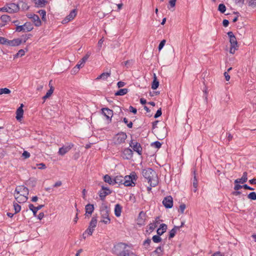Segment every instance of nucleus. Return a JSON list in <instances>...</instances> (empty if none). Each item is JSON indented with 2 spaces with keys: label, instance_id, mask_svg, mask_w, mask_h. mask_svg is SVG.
<instances>
[{
  "label": "nucleus",
  "instance_id": "f257e3e1",
  "mask_svg": "<svg viewBox=\"0 0 256 256\" xmlns=\"http://www.w3.org/2000/svg\"><path fill=\"white\" fill-rule=\"evenodd\" d=\"M112 253L116 256H137L130 246L124 242L116 244L112 248Z\"/></svg>",
  "mask_w": 256,
  "mask_h": 256
},
{
  "label": "nucleus",
  "instance_id": "f03ea898",
  "mask_svg": "<svg viewBox=\"0 0 256 256\" xmlns=\"http://www.w3.org/2000/svg\"><path fill=\"white\" fill-rule=\"evenodd\" d=\"M28 189L24 186H18L16 188L14 196L18 203H24L28 199Z\"/></svg>",
  "mask_w": 256,
  "mask_h": 256
},
{
  "label": "nucleus",
  "instance_id": "7ed1b4c3",
  "mask_svg": "<svg viewBox=\"0 0 256 256\" xmlns=\"http://www.w3.org/2000/svg\"><path fill=\"white\" fill-rule=\"evenodd\" d=\"M143 176L147 179L150 186L154 187L158 184V178L155 171L150 168L142 170Z\"/></svg>",
  "mask_w": 256,
  "mask_h": 256
},
{
  "label": "nucleus",
  "instance_id": "20e7f679",
  "mask_svg": "<svg viewBox=\"0 0 256 256\" xmlns=\"http://www.w3.org/2000/svg\"><path fill=\"white\" fill-rule=\"evenodd\" d=\"M228 35L230 38V52L232 54H234L238 48L236 38L232 32H228Z\"/></svg>",
  "mask_w": 256,
  "mask_h": 256
},
{
  "label": "nucleus",
  "instance_id": "39448f33",
  "mask_svg": "<svg viewBox=\"0 0 256 256\" xmlns=\"http://www.w3.org/2000/svg\"><path fill=\"white\" fill-rule=\"evenodd\" d=\"M138 177L135 172H132L130 175L124 177V185L126 186H134Z\"/></svg>",
  "mask_w": 256,
  "mask_h": 256
},
{
  "label": "nucleus",
  "instance_id": "423d86ee",
  "mask_svg": "<svg viewBox=\"0 0 256 256\" xmlns=\"http://www.w3.org/2000/svg\"><path fill=\"white\" fill-rule=\"evenodd\" d=\"M110 212V210L108 209L107 206H104L100 208V222H103L106 224H108L110 223V219L109 216Z\"/></svg>",
  "mask_w": 256,
  "mask_h": 256
},
{
  "label": "nucleus",
  "instance_id": "0eeeda50",
  "mask_svg": "<svg viewBox=\"0 0 256 256\" xmlns=\"http://www.w3.org/2000/svg\"><path fill=\"white\" fill-rule=\"evenodd\" d=\"M127 138V135L125 132H121L116 134L114 138V141L115 144H121L125 142Z\"/></svg>",
  "mask_w": 256,
  "mask_h": 256
},
{
  "label": "nucleus",
  "instance_id": "6e6552de",
  "mask_svg": "<svg viewBox=\"0 0 256 256\" xmlns=\"http://www.w3.org/2000/svg\"><path fill=\"white\" fill-rule=\"evenodd\" d=\"M31 34H29L24 36V40L22 41V39L16 38L12 40H8V46H16L20 45L22 42H26V41L30 38Z\"/></svg>",
  "mask_w": 256,
  "mask_h": 256
},
{
  "label": "nucleus",
  "instance_id": "1a4fd4ad",
  "mask_svg": "<svg viewBox=\"0 0 256 256\" xmlns=\"http://www.w3.org/2000/svg\"><path fill=\"white\" fill-rule=\"evenodd\" d=\"M18 10V6L15 4H10L8 6H5L0 8V12L13 13Z\"/></svg>",
  "mask_w": 256,
  "mask_h": 256
},
{
  "label": "nucleus",
  "instance_id": "9d476101",
  "mask_svg": "<svg viewBox=\"0 0 256 256\" xmlns=\"http://www.w3.org/2000/svg\"><path fill=\"white\" fill-rule=\"evenodd\" d=\"M97 224V219L95 217H93L90 222L88 228L85 232L88 235L91 236L94 230V228L96 227Z\"/></svg>",
  "mask_w": 256,
  "mask_h": 256
},
{
  "label": "nucleus",
  "instance_id": "9b49d317",
  "mask_svg": "<svg viewBox=\"0 0 256 256\" xmlns=\"http://www.w3.org/2000/svg\"><path fill=\"white\" fill-rule=\"evenodd\" d=\"M130 146L133 150L136 152L139 155H141L142 154V148L140 143L136 142H134L132 140L130 143Z\"/></svg>",
  "mask_w": 256,
  "mask_h": 256
},
{
  "label": "nucleus",
  "instance_id": "f8f14e48",
  "mask_svg": "<svg viewBox=\"0 0 256 256\" xmlns=\"http://www.w3.org/2000/svg\"><path fill=\"white\" fill-rule=\"evenodd\" d=\"M77 14V12L76 10H73L70 12V14L65 18L64 19L62 20V22L63 24H66L72 20L74 19V18L76 16Z\"/></svg>",
  "mask_w": 256,
  "mask_h": 256
},
{
  "label": "nucleus",
  "instance_id": "ddd939ff",
  "mask_svg": "<svg viewBox=\"0 0 256 256\" xmlns=\"http://www.w3.org/2000/svg\"><path fill=\"white\" fill-rule=\"evenodd\" d=\"M162 204L166 208H172L173 206V200L171 196L166 197L163 201Z\"/></svg>",
  "mask_w": 256,
  "mask_h": 256
},
{
  "label": "nucleus",
  "instance_id": "4468645a",
  "mask_svg": "<svg viewBox=\"0 0 256 256\" xmlns=\"http://www.w3.org/2000/svg\"><path fill=\"white\" fill-rule=\"evenodd\" d=\"M111 192H112L110 189L102 186V190L99 192V196L102 200H104L105 197L110 194Z\"/></svg>",
  "mask_w": 256,
  "mask_h": 256
},
{
  "label": "nucleus",
  "instance_id": "2eb2a0df",
  "mask_svg": "<svg viewBox=\"0 0 256 256\" xmlns=\"http://www.w3.org/2000/svg\"><path fill=\"white\" fill-rule=\"evenodd\" d=\"M133 152L129 148H125L122 154V156L124 159L130 160L132 158Z\"/></svg>",
  "mask_w": 256,
  "mask_h": 256
},
{
  "label": "nucleus",
  "instance_id": "dca6fc26",
  "mask_svg": "<svg viewBox=\"0 0 256 256\" xmlns=\"http://www.w3.org/2000/svg\"><path fill=\"white\" fill-rule=\"evenodd\" d=\"M74 144H70L66 146H62L59 148L58 154L61 156H63L67 153L73 147Z\"/></svg>",
  "mask_w": 256,
  "mask_h": 256
},
{
  "label": "nucleus",
  "instance_id": "f3484780",
  "mask_svg": "<svg viewBox=\"0 0 256 256\" xmlns=\"http://www.w3.org/2000/svg\"><path fill=\"white\" fill-rule=\"evenodd\" d=\"M24 104H21L20 106L16 110V118L18 120H21L23 117L24 110L22 109Z\"/></svg>",
  "mask_w": 256,
  "mask_h": 256
},
{
  "label": "nucleus",
  "instance_id": "a211bd4d",
  "mask_svg": "<svg viewBox=\"0 0 256 256\" xmlns=\"http://www.w3.org/2000/svg\"><path fill=\"white\" fill-rule=\"evenodd\" d=\"M102 112L106 118L108 119L112 117L113 111L108 108H103L102 109Z\"/></svg>",
  "mask_w": 256,
  "mask_h": 256
},
{
  "label": "nucleus",
  "instance_id": "6ab92c4d",
  "mask_svg": "<svg viewBox=\"0 0 256 256\" xmlns=\"http://www.w3.org/2000/svg\"><path fill=\"white\" fill-rule=\"evenodd\" d=\"M248 174L246 172L243 173L242 176L241 178H238L234 180L235 184H244L248 180Z\"/></svg>",
  "mask_w": 256,
  "mask_h": 256
},
{
  "label": "nucleus",
  "instance_id": "aec40b11",
  "mask_svg": "<svg viewBox=\"0 0 256 256\" xmlns=\"http://www.w3.org/2000/svg\"><path fill=\"white\" fill-rule=\"evenodd\" d=\"M163 254V248L162 246L158 247L150 254V256H162Z\"/></svg>",
  "mask_w": 256,
  "mask_h": 256
},
{
  "label": "nucleus",
  "instance_id": "412c9836",
  "mask_svg": "<svg viewBox=\"0 0 256 256\" xmlns=\"http://www.w3.org/2000/svg\"><path fill=\"white\" fill-rule=\"evenodd\" d=\"M86 215H91L94 210V206L92 204H88L86 206Z\"/></svg>",
  "mask_w": 256,
  "mask_h": 256
},
{
  "label": "nucleus",
  "instance_id": "4be33fe9",
  "mask_svg": "<svg viewBox=\"0 0 256 256\" xmlns=\"http://www.w3.org/2000/svg\"><path fill=\"white\" fill-rule=\"evenodd\" d=\"M43 206L44 205H39L38 206H34L32 204H30L28 206L30 210L32 212L34 216H36L37 212L40 210Z\"/></svg>",
  "mask_w": 256,
  "mask_h": 256
},
{
  "label": "nucleus",
  "instance_id": "5701e85b",
  "mask_svg": "<svg viewBox=\"0 0 256 256\" xmlns=\"http://www.w3.org/2000/svg\"><path fill=\"white\" fill-rule=\"evenodd\" d=\"M32 20L36 26L39 27L42 25L41 20L39 16L36 14L35 16H34Z\"/></svg>",
  "mask_w": 256,
  "mask_h": 256
},
{
  "label": "nucleus",
  "instance_id": "b1692460",
  "mask_svg": "<svg viewBox=\"0 0 256 256\" xmlns=\"http://www.w3.org/2000/svg\"><path fill=\"white\" fill-rule=\"evenodd\" d=\"M167 226L166 224H162L160 227L157 230V234L159 236L162 235L166 230Z\"/></svg>",
  "mask_w": 256,
  "mask_h": 256
},
{
  "label": "nucleus",
  "instance_id": "393cba45",
  "mask_svg": "<svg viewBox=\"0 0 256 256\" xmlns=\"http://www.w3.org/2000/svg\"><path fill=\"white\" fill-rule=\"evenodd\" d=\"M124 178L122 176H117L114 179V185L118 184H124Z\"/></svg>",
  "mask_w": 256,
  "mask_h": 256
},
{
  "label": "nucleus",
  "instance_id": "a878e982",
  "mask_svg": "<svg viewBox=\"0 0 256 256\" xmlns=\"http://www.w3.org/2000/svg\"><path fill=\"white\" fill-rule=\"evenodd\" d=\"M110 72L102 73L100 75L97 77L96 80H99L102 79L103 80H106L108 77L110 76Z\"/></svg>",
  "mask_w": 256,
  "mask_h": 256
},
{
  "label": "nucleus",
  "instance_id": "bb28decb",
  "mask_svg": "<svg viewBox=\"0 0 256 256\" xmlns=\"http://www.w3.org/2000/svg\"><path fill=\"white\" fill-rule=\"evenodd\" d=\"M24 28L26 32H29L32 31L33 28V26L30 22H26L24 24Z\"/></svg>",
  "mask_w": 256,
  "mask_h": 256
},
{
  "label": "nucleus",
  "instance_id": "cd10ccee",
  "mask_svg": "<svg viewBox=\"0 0 256 256\" xmlns=\"http://www.w3.org/2000/svg\"><path fill=\"white\" fill-rule=\"evenodd\" d=\"M122 212V206L119 204H116L114 208V214L118 217L120 216Z\"/></svg>",
  "mask_w": 256,
  "mask_h": 256
},
{
  "label": "nucleus",
  "instance_id": "c85d7f7f",
  "mask_svg": "<svg viewBox=\"0 0 256 256\" xmlns=\"http://www.w3.org/2000/svg\"><path fill=\"white\" fill-rule=\"evenodd\" d=\"M54 88L52 86H50V89L47 92L46 94L42 97L44 102L53 93Z\"/></svg>",
  "mask_w": 256,
  "mask_h": 256
},
{
  "label": "nucleus",
  "instance_id": "c756f323",
  "mask_svg": "<svg viewBox=\"0 0 256 256\" xmlns=\"http://www.w3.org/2000/svg\"><path fill=\"white\" fill-rule=\"evenodd\" d=\"M159 86V82L157 80L156 76L154 74V80L152 85V88L153 90H156Z\"/></svg>",
  "mask_w": 256,
  "mask_h": 256
},
{
  "label": "nucleus",
  "instance_id": "7c9ffc66",
  "mask_svg": "<svg viewBox=\"0 0 256 256\" xmlns=\"http://www.w3.org/2000/svg\"><path fill=\"white\" fill-rule=\"evenodd\" d=\"M104 180L106 182L114 185V179H112L110 176L108 174L105 175L104 177Z\"/></svg>",
  "mask_w": 256,
  "mask_h": 256
},
{
  "label": "nucleus",
  "instance_id": "2f4dec72",
  "mask_svg": "<svg viewBox=\"0 0 256 256\" xmlns=\"http://www.w3.org/2000/svg\"><path fill=\"white\" fill-rule=\"evenodd\" d=\"M128 92V88H122L118 90L115 93L116 96H124Z\"/></svg>",
  "mask_w": 256,
  "mask_h": 256
},
{
  "label": "nucleus",
  "instance_id": "473e14b6",
  "mask_svg": "<svg viewBox=\"0 0 256 256\" xmlns=\"http://www.w3.org/2000/svg\"><path fill=\"white\" fill-rule=\"evenodd\" d=\"M38 13L42 17V21L46 22V12L45 10H41L38 11Z\"/></svg>",
  "mask_w": 256,
  "mask_h": 256
},
{
  "label": "nucleus",
  "instance_id": "72a5a7b5",
  "mask_svg": "<svg viewBox=\"0 0 256 256\" xmlns=\"http://www.w3.org/2000/svg\"><path fill=\"white\" fill-rule=\"evenodd\" d=\"M194 173L195 174L194 172ZM192 184H193V186H194L193 191L194 192H196L197 191V188H198V182L197 179L196 178V176L195 174L194 175Z\"/></svg>",
  "mask_w": 256,
  "mask_h": 256
},
{
  "label": "nucleus",
  "instance_id": "f704fd0d",
  "mask_svg": "<svg viewBox=\"0 0 256 256\" xmlns=\"http://www.w3.org/2000/svg\"><path fill=\"white\" fill-rule=\"evenodd\" d=\"M14 208V210L15 214L19 212L21 210V206L18 204L17 202H14L13 203Z\"/></svg>",
  "mask_w": 256,
  "mask_h": 256
},
{
  "label": "nucleus",
  "instance_id": "c9c22d12",
  "mask_svg": "<svg viewBox=\"0 0 256 256\" xmlns=\"http://www.w3.org/2000/svg\"><path fill=\"white\" fill-rule=\"evenodd\" d=\"M151 240L148 238L146 240L143 242V246L146 249H148L151 244Z\"/></svg>",
  "mask_w": 256,
  "mask_h": 256
},
{
  "label": "nucleus",
  "instance_id": "e433bc0d",
  "mask_svg": "<svg viewBox=\"0 0 256 256\" xmlns=\"http://www.w3.org/2000/svg\"><path fill=\"white\" fill-rule=\"evenodd\" d=\"M178 228L177 227V226H174V228H172L170 232V234H169V238H172L176 234V230L178 229Z\"/></svg>",
  "mask_w": 256,
  "mask_h": 256
},
{
  "label": "nucleus",
  "instance_id": "4c0bfd02",
  "mask_svg": "<svg viewBox=\"0 0 256 256\" xmlns=\"http://www.w3.org/2000/svg\"><path fill=\"white\" fill-rule=\"evenodd\" d=\"M25 54V52L24 50H20L14 56V58H17L19 56L21 57Z\"/></svg>",
  "mask_w": 256,
  "mask_h": 256
},
{
  "label": "nucleus",
  "instance_id": "58836bf2",
  "mask_svg": "<svg viewBox=\"0 0 256 256\" xmlns=\"http://www.w3.org/2000/svg\"><path fill=\"white\" fill-rule=\"evenodd\" d=\"M0 20L3 22H7L10 20V16L8 15L4 14L1 16Z\"/></svg>",
  "mask_w": 256,
  "mask_h": 256
},
{
  "label": "nucleus",
  "instance_id": "ea45409f",
  "mask_svg": "<svg viewBox=\"0 0 256 256\" xmlns=\"http://www.w3.org/2000/svg\"><path fill=\"white\" fill-rule=\"evenodd\" d=\"M218 10L222 13H224L226 10V7L223 4H220L218 8Z\"/></svg>",
  "mask_w": 256,
  "mask_h": 256
},
{
  "label": "nucleus",
  "instance_id": "a19ab883",
  "mask_svg": "<svg viewBox=\"0 0 256 256\" xmlns=\"http://www.w3.org/2000/svg\"><path fill=\"white\" fill-rule=\"evenodd\" d=\"M160 236H159V235H155V236H153L152 238V240L153 242L156 243H158V242H160L162 240V238H160Z\"/></svg>",
  "mask_w": 256,
  "mask_h": 256
},
{
  "label": "nucleus",
  "instance_id": "79ce46f5",
  "mask_svg": "<svg viewBox=\"0 0 256 256\" xmlns=\"http://www.w3.org/2000/svg\"><path fill=\"white\" fill-rule=\"evenodd\" d=\"M10 93V90L8 88H0V95L2 94H9Z\"/></svg>",
  "mask_w": 256,
  "mask_h": 256
},
{
  "label": "nucleus",
  "instance_id": "37998d69",
  "mask_svg": "<svg viewBox=\"0 0 256 256\" xmlns=\"http://www.w3.org/2000/svg\"><path fill=\"white\" fill-rule=\"evenodd\" d=\"M36 4H38L40 6H43L47 3V1L46 0H36Z\"/></svg>",
  "mask_w": 256,
  "mask_h": 256
},
{
  "label": "nucleus",
  "instance_id": "c03bdc74",
  "mask_svg": "<svg viewBox=\"0 0 256 256\" xmlns=\"http://www.w3.org/2000/svg\"><path fill=\"white\" fill-rule=\"evenodd\" d=\"M157 222L158 221L153 223H151L149 224V230L150 232L154 230L155 229V228L157 226Z\"/></svg>",
  "mask_w": 256,
  "mask_h": 256
},
{
  "label": "nucleus",
  "instance_id": "a18cd8bd",
  "mask_svg": "<svg viewBox=\"0 0 256 256\" xmlns=\"http://www.w3.org/2000/svg\"><path fill=\"white\" fill-rule=\"evenodd\" d=\"M248 198L249 199L252 200H256V193L255 192H252L248 194Z\"/></svg>",
  "mask_w": 256,
  "mask_h": 256
},
{
  "label": "nucleus",
  "instance_id": "49530a36",
  "mask_svg": "<svg viewBox=\"0 0 256 256\" xmlns=\"http://www.w3.org/2000/svg\"><path fill=\"white\" fill-rule=\"evenodd\" d=\"M84 62H83L82 60H80L78 62L76 66L74 68H77L78 69L82 68L84 66Z\"/></svg>",
  "mask_w": 256,
  "mask_h": 256
},
{
  "label": "nucleus",
  "instance_id": "de8ad7c7",
  "mask_svg": "<svg viewBox=\"0 0 256 256\" xmlns=\"http://www.w3.org/2000/svg\"><path fill=\"white\" fill-rule=\"evenodd\" d=\"M8 40L2 36H0V44H6L8 46Z\"/></svg>",
  "mask_w": 256,
  "mask_h": 256
},
{
  "label": "nucleus",
  "instance_id": "09e8293b",
  "mask_svg": "<svg viewBox=\"0 0 256 256\" xmlns=\"http://www.w3.org/2000/svg\"><path fill=\"white\" fill-rule=\"evenodd\" d=\"M124 122L126 124V125L128 128H132V125H133L132 122H128V120L126 118H124Z\"/></svg>",
  "mask_w": 256,
  "mask_h": 256
},
{
  "label": "nucleus",
  "instance_id": "8fccbe9b",
  "mask_svg": "<svg viewBox=\"0 0 256 256\" xmlns=\"http://www.w3.org/2000/svg\"><path fill=\"white\" fill-rule=\"evenodd\" d=\"M151 145L156 148H159L161 147L162 144L160 142L156 141L152 143Z\"/></svg>",
  "mask_w": 256,
  "mask_h": 256
},
{
  "label": "nucleus",
  "instance_id": "3c124183",
  "mask_svg": "<svg viewBox=\"0 0 256 256\" xmlns=\"http://www.w3.org/2000/svg\"><path fill=\"white\" fill-rule=\"evenodd\" d=\"M91 54L90 52H88L81 59L83 62H84V63L86 62L88 58L90 56Z\"/></svg>",
  "mask_w": 256,
  "mask_h": 256
},
{
  "label": "nucleus",
  "instance_id": "603ef678",
  "mask_svg": "<svg viewBox=\"0 0 256 256\" xmlns=\"http://www.w3.org/2000/svg\"><path fill=\"white\" fill-rule=\"evenodd\" d=\"M91 54L90 52H88L81 59L83 62H84V63L86 62L88 58L90 56Z\"/></svg>",
  "mask_w": 256,
  "mask_h": 256
},
{
  "label": "nucleus",
  "instance_id": "864d4df0",
  "mask_svg": "<svg viewBox=\"0 0 256 256\" xmlns=\"http://www.w3.org/2000/svg\"><path fill=\"white\" fill-rule=\"evenodd\" d=\"M91 54L90 52H88L81 59L83 62H84V63L86 62L88 58L90 56Z\"/></svg>",
  "mask_w": 256,
  "mask_h": 256
},
{
  "label": "nucleus",
  "instance_id": "5fc2aeb1",
  "mask_svg": "<svg viewBox=\"0 0 256 256\" xmlns=\"http://www.w3.org/2000/svg\"><path fill=\"white\" fill-rule=\"evenodd\" d=\"M24 28V24L22 26H18L16 27V30L18 32H26Z\"/></svg>",
  "mask_w": 256,
  "mask_h": 256
},
{
  "label": "nucleus",
  "instance_id": "6e6d98bb",
  "mask_svg": "<svg viewBox=\"0 0 256 256\" xmlns=\"http://www.w3.org/2000/svg\"><path fill=\"white\" fill-rule=\"evenodd\" d=\"M166 40H162L160 42V44H159L158 48V50L160 51L163 48L164 44H166Z\"/></svg>",
  "mask_w": 256,
  "mask_h": 256
},
{
  "label": "nucleus",
  "instance_id": "4d7b16f0",
  "mask_svg": "<svg viewBox=\"0 0 256 256\" xmlns=\"http://www.w3.org/2000/svg\"><path fill=\"white\" fill-rule=\"evenodd\" d=\"M186 205L184 204H182L180 206L178 211L180 212L181 214H183L184 210L186 209Z\"/></svg>",
  "mask_w": 256,
  "mask_h": 256
},
{
  "label": "nucleus",
  "instance_id": "13d9d810",
  "mask_svg": "<svg viewBox=\"0 0 256 256\" xmlns=\"http://www.w3.org/2000/svg\"><path fill=\"white\" fill-rule=\"evenodd\" d=\"M22 156L24 158H28L30 157V154L27 151H24L22 154Z\"/></svg>",
  "mask_w": 256,
  "mask_h": 256
},
{
  "label": "nucleus",
  "instance_id": "bf43d9fd",
  "mask_svg": "<svg viewBox=\"0 0 256 256\" xmlns=\"http://www.w3.org/2000/svg\"><path fill=\"white\" fill-rule=\"evenodd\" d=\"M162 114L161 108L158 109L154 116V118H158L160 116L162 115Z\"/></svg>",
  "mask_w": 256,
  "mask_h": 256
},
{
  "label": "nucleus",
  "instance_id": "052dcab7",
  "mask_svg": "<svg viewBox=\"0 0 256 256\" xmlns=\"http://www.w3.org/2000/svg\"><path fill=\"white\" fill-rule=\"evenodd\" d=\"M37 166H38V168L40 170H44L46 168V166L44 163L37 164Z\"/></svg>",
  "mask_w": 256,
  "mask_h": 256
},
{
  "label": "nucleus",
  "instance_id": "680f3d73",
  "mask_svg": "<svg viewBox=\"0 0 256 256\" xmlns=\"http://www.w3.org/2000/svg\"><path fill=\"white\" fill-rule=\"evenodd\" d=\"M176 0H170L169 4L172 8H174L176 6Z\"/></svg>",
  "mask_w": 256,
  "mask_h": 256
},
{
  "label": "nucleus",
  "instance_id": "e2e57ef3",
  "mask_svg": "<svg viewBox=\"0 0 256 256\" xmlns=\"http://www.w3.org/2000/svg\"><path fill=\"white\" fill-rule=\"evenodd\" d=\"M130 110L134 113V114H136L137 112V110L136 108H134L132 106H130L129 108Z\"/></svg>",
  "mask_w": 256,
  "mask_h": 256
},
{
  "label": "nucleus",
  "instance_id": "0e129e2a",
  "mask_svg": "<svg viewBox=\"0 0 256 256\" xmlns=\"http://www.w3.org/2000/svg\"><path fill=\"white\" fill-rule=\"evenodd\" d=\"M242 187H243V186H242L238 184H236L234 187V189L236 190H238L240 189L241 188H242Z\"/></svg>",
  "mask_w": 256,
  "mask_h": 256
},
{
  "label": "nucleus",
  "instance_id": "69168bd1",
  "mask_svg": "<svg viewBox=\"0 0 256 256\" xmlns=\"http://www.w3.org/2000/svg\"><path fill=\"white\" fill-rule=\"evenodd\" d=\"M36 14H32V13H28L26 14V16L29 19H32L34 17V16H35Z\"/></svg>",
  "mask_w": 256,
  "mask_h": 256
},
{
  "label": "nucleus",
  "instance_id": "338daca9",
  "mask_svg": "<svg viewBox=\"0 0 256 256\" xmlns=\"http://www.w3.org/2000/svg\"><path fill=\"white\" fill-rule=\"evenodd\" d=\"M222 24L224 27H227L228 26L229 22L227 20H224L222 22Z\"/></svg>",
  "mask_w": 256,
  "mask_h": 256
},
{
  "label": "nucleus",
  "instance_id": "774afa93",
  "mask_svg": "<svg viewBox=\"0 0 256 256\" xmlns=\"http://www.w3.org/2000/svg\"><path fill=\"white\" fill-rule=\"evenodd\" d=\"M224 76L226 81H228L230 80V76L228 72H224Z\"/></svg>",
  "mask_w": 256,
  "mask_h": 256
}]
</instances>
